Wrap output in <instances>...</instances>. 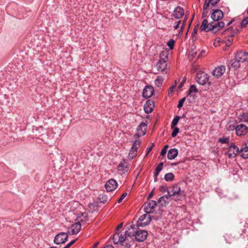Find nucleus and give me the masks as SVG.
<instances>
[{"label": "nucleus", "instance_id": "nucleus-1", "mask_svg": "<svg viewBox=\"0 0 248 248\" xmlns=\"http://www.w3.org/2000/svg\"><path fill=\"white\" fill-rule=\"evenodd\" d=\"M167 190V196H163L159 198L157 203L161 207H166L170 203V198L174 197L175 201L180 200L182 194L180 193V187H160L161 191Z\"/></svg>", "mask_w": 248, "mask_h": 248}, {"label": "nucleus", "instance_id": "nucleus-19", "mask_svg": "<svg viewBox=\"0 0 248 248\" xmlns=\"http://www.w3.org/2000/svg\"><path fill=\"white\" fill-rule=\"evenodd\" d=\"M185 11L183 8L180 6L176 7L173 12V16L176 19H180L184 15Z\"/></svg>", "mask_w": 248, "mask_h": 248}, {"label": "nucleus", "instance_id": "nucleus-55", "mask_svg": "<svg viewBox=\"0 0 248 248\" xmlns=\"http://www.w3.org/2000/svg\"><path fill=\"white\" fill-rule=\"evenodd\" d=\"M122 226H123V223H121L120 224H119V225L117 227L116 229H117V230H119V229H120L122 227Z\"/></svg>", "mask_w": 248, "mask_h": 248}, {"label": "nucleus", "instance_id": "nucleus-46", "mask_svg": "<svg viewBox=\"0 0 248 248\" xmlns=\"http://www.w3.org/2000/svg\"><path fill=\"white\" fill-rule=\"evenodd\" d=\"M187 19V16H186L185 17V19L183 21V24H182V25L181 26V31H183V30H184V29L185 28V23L186 22V21Z\"/></svg>", "mask_w": 248, "mask_h": 248}, {"label": "nucleus", "instance_id": "nucleus-8", "mask_svg": "<svg viewBox=\"0 0 248 248\" xmlns=\"http://www.w3.org/2000/svg\"><path fill=\"white\" fill-rule=\"evenodd\" d=\"M68 235L66 232H61L57 234L54 239V242L56 244L64 243L68 239Z\"/></svg>", "mask_w": 248, "mask_h": 248}, {"label": "nucleus", "instance_id": "nucleus-13", "mask_svg": "<svg viewBox=\"0 0 248 248\" xmlns=\"http://www.w3.org/2000/svg\"><path fill=\"white\" fill-rule=\"evenodd\" d=\"M211 17L214 21H218L223 17L224 14L223 12L219 9H213Z\"/></svg>", "mask_w": 248, "mask_h": 248}, {"label": "nucleus", "instance_id": "nucleus-58", "mask_svg": "<svg viewBox=\"0 0 248 248\" xmlns=\"http://www.w3.org/2000/svg\"><path fill=\"white\" fill-rule=\"evenodd\" d=\"M168 148H169V146L168 145H166L163 147V149H165L166 151H167Z\"/></svg>", "mask_w": 248, "mask_h": 248}, {"label": "nucleus", "instance_id": "nucleus-37", "mask_svg": "<svg viewBox=\"0 0 248 248\" xmlns=\"http://www.w3.org/2000/svg\"><path fill=\"white\" fill-rule=\"evenodd\" d=\"M140 144H141V142L140 140H136L134 142L132 147L133 148V149H138V148L140 146Z\"/></svg>", "mask_w": 248, "mask_h": 248}, {"label": "nucleus", "instance_id": "nucleus-5", "mask_svg": "<svg viewBox=\"0 0 248 248\" xmlns=\"http://www.w3.org/2000/svg\"><path fill=\"white\" fill-rule=\"evenodd\" d=\"M157 203L155 201L150 200L144 203V211L147 214L153 213L155 211Z\"/></svg>", "mask_w": 248, "mask_h": 248}, {"label": "nucleus", "instance_id": "nucleus-62", "mask_svg": "<svg viewBox=\"0 0 248 248\" xmlns=\"http://www.w3.org/2000/svg\"><path fill=\"white\" fill-rule=\"evenodd\" d=\"M183 83H181V84H180V85H179V87H182V86H183Z\"/></svg>", "mask_w": 248, "mask_h": 248}, {"label": "nucleus", "instance_id": "nucleus-17", "mask_svg": "<svg viewBox=\"0 0 248 248\" xmlns=\"http://www.w3.org/2000/svg\"><path fill=\"white\" fill-rule=\"evenodd\" d=\"M155 107L154 102L152 100H148L144 105V109L147 114L151 113Z\"/></svg>", "mask_w": 248, "mask_h": 248}, {"label": "nucleus", "instance_id": "nucleus-4", "mask_svg": "<svg viewBox=\"0 0 248 248\" xmlns=\"http://www.w3.org/2000/svg\"><path fill=\"white\" fill-rule=\"evenodd\" d=\"M209 78V75L203 71H199L196 74V81L200 85H204L207 82L209 85H210L211 82H208Z\"/></svg>", "mask_w": 248, "mask_h": 248}, {"label": "nucleus", "instance_id": "nucleus-24", "mask_svg": "<svg viewBox=\"0 0 248 248\" xmlns=\"http://www.w3.org/2000/svg\"><path fill=\"white\" fill-rule=\"evenodd\" d=\"M178 150L176 148L170 149L169 150L167 157L169 159H174L178 155Z\"/></svg>", "mask_w": 248, "mask_h": 248}, {"label": "nucleus", "instance_id": "nucleus-29", "mask_svg": "<svg viewBox=\"0 0 248 248\" xmlns=\"http://www.w3.org/2000/svg\"><path fill=\"white\" fill-rule=\"evenodd\" d=\"M104 186H118L116 181L114 179L108 180Z\"/></svg>", "mask_w": 248, "mask_h": 248}, {"label": "nucleus", "instance_id": "nucleus-7", "mask_svg": "<svg viewBox=\"0 0 248 248\" xmlns=\"http://www.w3.org/2000/svg\"><path fill=\"white\" fill-rule=\"evenodd\" d=\"M240 152V150L236 145L233 143H231L228 149L227 155L229 158H234Z\"/></svg>", "mask_w": 248, "mask_h": 248}, {"label": "nucleus", "instance_id": "nucleus-16", "mask_svg": "<svg viewBox=\"0 0 248 248\" xmlns=\"http://www.w3.org/2000/svg\"><path fill=\"white\" fill-rule=\"evenodd\" d=\"M156 67L159 72H163L167 68V62L165 59H160L156 64Z\"/></svg>", "mask_w": 248, "mask_h": 248}, {"label": "nucleus", "instance_id": "nucleus-44", "mask_svg": "<svg viewBox=\"0 0 248 248\" xmlns=\"http://www.w3.org/2000/svg\"><path fill=\"white\" fill-rule=\"evenodd\" d=\"M197 33V31L196 30V29H193L192 32V41H195L196 39V37L195 35Z\"/></svg>", "mask_w": 248, "mask_h": 248}, {"label": "nucleus", "instance_id": "nucleus-32", "mask_svg": "<svg viewBox=\"0 0 248 248\" xmlns=\"http://www.w3.org/2000/svg\"><path fill=\"white\" fill-rule=\"evenodd\" d=\"M98 200L100 202L106 203L108 202V198L104 194H100L98 197Z\"/></svg>", "mask_w": 248, "mask_h": 248}, {"label": "nucleus", "instance_id": "nucleus-2", "mask_svg": "<svg viewBox=\"0 0 248 248\" xmlns=\"http://www.w3.org/2000/svg\"><path fill=\"white\" fill-rule=\"evenodd\" d=\"M225 26V23L223 21H214L213 20L210 23H208L207 19L203 20L200 28V31L208 32L212 31L213 33H216Z\"/></svg>", "mask_w": 248, "mask_h": 248}, {"label": "nucleus", "instance_id": "nucleus-42", "mask_svg": "<svg viewBox=\"0 0 248 248\" xmlns=\"http://www.w3.org/2000/svg\"><path fill=\"white\" fill-rule=\"evenodd\" d=\"M127 195V192H124V193L122 196H121V197L118 199V203H121L122 201L124 200V199Z\"/></svg>", "mask_w": 248, "mask_h": 248}, {"label": "nucleus", "instance_id": "nucleus-57", "mask_svg": "<svg viewBox=\"0 0 248 248\" xmlns=\"http://www.w3.org/2000/svg\"><path fill=\"white\" fill-rule=\"evenodd\" d=\"M198 28H199V25H198V24H197V25L194 27V29H196V31H198Z\"/></svg>", "mask_w": 248, "mask_h": 248}, {"label": "nucleus", "instance_id": "nucleus-15", "mask_svg": "<svg viewBox=\"0 0 248 248\" xmlns=\"http://www.w3.org/2000/svg\"><path fill=\"white\" fill-rule=\"evenodd\" d=\"M154 92L155 90L153 86L147 85L143 89L142 96L146 99L149 98L153 95Z\"/></svg>", "mask_w": 248, "mask_h": 248}, {"label": "nucleus", "instance_id": "nucleus-30", "mask_svg": "<svg viewBox=\"0 0 248 248\" xmlns=\"http://www.w3.org/2000/svg\"><path fill=\"white\" fill-rule=\"evenodd\" d=\"M230 63L232 67H233L235 69H237L240 67L241 62H238L236 60H235V58H234L231 60Z\"/></svg>", "mask_w": 248, "mask_h": 248}, {"label": "nucleus", "instance_id": "nucleus-54", "mask_svg": "<svg viewBox=\"0 0 248 248\" xmlns=\"http://www.w3.org/2000/svg\"><path fill=\"white\" fill-rule=\"evenodd\" d=\"M240 119L241 120H243V118H242V116L240 115ZM244 121H248V116L247 117V118H244Z\"/></svg>", "mask_w": 248, "mask_h": 248}, {"label": "nucleus", "instance_id": "nucleus-26", "mask_svg": "<svg viewBox=\"0 0 248 248\" xmlns=\"http://www.w3.org/2000/svg\"><path fill=\"white\" fill-rule=\"evenodd\" d=\"M220 0H205L204 2V8L208 7L210 4L213 6H215L217 3H218Z\"/></svg>", "mask_w": 248, "mask_h": 248}, {"label": "nucleus", "instance_id": "nucleus-14", "mask_svg": "<svg viewBox=\"0 0 248 248\" xmlns=\"http://www.w3.org/2000/svg\"><path fill=\"white\" fill-rule=\"evenodd\" d=\"M81 227V224H80L78 221H76L68 228V232L71 235L77 234L80 231Z\"/></svg>", "mask_w": 248, "mask_h": 248}, {"label": "nucleus", "instance_id": "nucleus-64", "mask_svg": "<svg viewBox=\"0 0 248 248\" xmlns=\"http://www.w3.org/2000/svg\"><path fill=\"white\" fill-rule=\"evenodd\" d=\"M166 57V58H167V59L168 58V56H166V57Z\"/></svg>", "mask_w": 248, "mask_h": 248}, {"label": "nucleus", "instance_id": "nucleus-33", "mask_svg": "<svg viewBox=\"0 0 248 248\" xmlns=\"http://www.w3.org/2000/svg\"><path fill=\"white\" fill-rule=\"evenodd\" d=\"M163 162H160L158 165V166L156 168L155 172L154 173L155 176H157L158 175L159 172L162 170V169L163 168Z\"/></svg>", "mask_w": 248, "mask_h": 248}, {"label": "nucleus", "instance_id": "nucleus-41", "mask_svg": "<svg viewBox=\"0 0 248 248\" xmlns=\"http://www.w3.org/2000/svg\"><path fill=\"white\" fill-rule=\"evenodd\" d=\"M185 100H186L185 97H183L181 99H180L179 101V102H178V104L177 105V108H181L183 106V104H184V103Z\"/></svg>", "mask_w": 248, "mask_h": 248}, {"label": "nucleus", "instance_id": "nucleus-60", "mask_svg": "<svg viewBox=\"0 0 248 248\" xmlns=\"http://www.w3.org/2000/svg\"><path fill=\"white\" fill-rule=\"evenodd\" d=\"M233 127H234V126H232V127H231V126H229V129L230 130H232V129H234V128H233Z\"/></svg>", "mask_w": 248, "mask_h": 248}, {"label": "nucleus", "instance_id": "nucleus-6", "mask_svg": "<svg viewBox=\"0 0 248 248\" xmlns=\"http://www.w3.org/2000/svg\"><path fill=\"white\" fill-rule=\"evenodd\" d=\"M151 221V216L149 215L144 214L141 215L137 221V226L145 227Z\"/></svg>", "mask_w": 248, "mask_h": 248}, {"label": "nucleus", "instance_id": "nucleus-52", "mask_svg": "<svg viewBox=\"0 0 248 248\" xmlns=\"http://www.w3.org/2000/svg\"><path fill=\"white\" fill-rule=\"evenodd\" d=\"M175 88V85H173L170 89V93H172L173 92L174 89Z\"/></svg>", "mask_w": 248, "mask_h": 248}, {"label": "nucleus", "instance_id": "nucleus-56", "mask_svg": "<svg viewBox=\"0 0 248 248\" xmlns=\"http://www.w3.org/2000/svg\"><path fill=\"white\" fill-rule=\"evenodd\" d=\"M103 248H114L112 245H108L106 247H104Z\"/></svg>", "mask_w": 248, "mask_h": 248}, {"label": "nucleus", "instance_id": "nucleus-43", "mask_svg": "<svg viewBox=\"0 0 248 248\" xmlns=\"http://www.w3.org/2000/svg\"><path fill=\"white\" fill-rule=\"evenodd\" d=\"M204 8L205 7H204V4L203 7V13H202V17L203 18L207 16V13H208L207 8L208 7H206L205 9Z\"/></svg>", "mask_w": 248, "mask_h": 248}, {"label": "nucleus", "instance_id": "nucleus-18", "mask_svg": "<svg viewBox=\"0 0 248 248\" xmlns=\"http://www.w3.org/2000/svg\"><path fill=\"white\" fill-rule=\"evenodd\" d=\"M118 170L121 174H123L128 171V163L126 160L124 159L120 163L118 166Z\"/></svg>", "mask_w": 248, "mask_h": 248}, {"label": "nucleus", "instance_id": "nucleus-48", "mask_svg": "<svg viewBox=\"0 0 248 248\" xmlns=\"http://www.w3.org/2000/svg\"><path fill=\"white\" fill-rule=\"evenodd\" d=\"M76 240H72L70 242H69V243H68L65 246V247L66 248H70L76 241Z\"/></svg>", "mask_w": 248, "mask_h": 248}, {"label": "nucleus", "instance_id": "nucleus-45", "mask_svg": "<svg viewBox=\"0 0 248 248\" xmlns=\"http://www.w3.org/2000/svg\"><path fill=\"white\" fill-rule=\"evenodd\" d=\"M228 39L226 40V45L227 46H229L232 44V43L233 41V39L232 38V37H228Z\"/></svg>", "mask_w": 248, "mask_h": 248}, {"label": "nucleus", "instance_id": "nucleus-47", "mask_svg": "<svg viewBox=\"0 0 248 248\" xmlns=\"http://www.w3.org/2000/svg\"><path fill=\"white\" fill-rule=\"evenodd\" d=\"M181 23V21L180 20L177 21L174 26V29H177L179 28L180 24Z\"/></svg>", "mask_w": 248, "mask_h": 248}, {"label": "nucleus", "instance_id": "nucleus-39", "mask_svg": "<svg viewBox=\"0 0 248 248\" xmlns=\"http://www.w3.org/2000/svg\"><path fill=\"white\" fill-rule=\"evenodd\" d=\"M218 141L221 143H227L229 141V138L228 137L220 138H219Z\"/></svg>", "mask_w": 248, "mask_h": 248}, {"label": "nucleus", "instance_id": "nucleus-49", "mask_svg": "<svg viewBox=\"0 0 248 248\" xmlns=\"http://www.w3.org/2000/svg\"><path fill=\"white\" fill-rule=\"evenodd\" d=\"M153 147V144H152L150 147H149L147 148V149L146 150V154L145 155L146 156H147L148 154L151 151Z\"/></svg>", "mask_w": 248, "mask_h": 248}, {"label": "nucleus", "instance_id": "nucleus-23", "mask_svg": "<svg viewBox=\"0 0 248 248\" xmlns=\"http://www.w3.org/2000/svg\"><path fill=\"white\" fill-rule=\"evenodd\" d=\"M132 236H128L125 239L122 245L124 248H130L134 244V240L132 238Z\"/></svg>", "mask_w": 248, "mask_h": 248}, {"label": "nucleus", "instance_id": "nucleus-27", "mask_svg": "<svg viewBox=\"0 0 248 248\" xmlns=\"http://www.w3.org/2000/svg\"><path fill=\"white\" fill-rule=\"evenodd\" d=\"M137 150L138 149H133V148L131 147V149H130L128 154V158L132 159L135 157L137 154Z\"/></svg>", "mask_w": 248, "mask_h": 248}, {"label": "nucleus", "instance_id": "nucleus-51", "mask_svg": "<svg viewBox=\"0 0 248 248\" xmlns=\"http://www.w3.org/2000/svg\"><path fill=\"white\" fill-rule=\"evenodd\" d=\"M167 151H166L165 149H162L161 150V153H160V155H166V153H167Z\"/></svg>", "mask_w": 248, "mask_h": 248}, {"label": "nucleus", "instance_id": "nucleus-22", "mask_svg": "<svg viewBox=\"0 0 248 248\" xmlns=\"http://www.w3.org/2000/svg\"><path fill=\"white\" fill-rule=\"evenodd\" d=\"M247 52H243L242 51H237L235 55V60L238 62L243 63L247 61Z\"/></svg>", "mask_w": 248, "mask_h": 248}, {"label": "nucleus", "instance_id": "nucleus-36", "mask_svg": "<svg viewBox=\"0 0 248 248\" xmlns=\"http://www.w3.org/2000/svg\"><path fill=\"white\" fill-rule=\"evenodd\" d=\"M175 41L173 39H170L167 43L170 50H172L174 48Z\"/></svg>", "mask_w": 248, "mask_h": 248}, {"label": "nucleus", "instance_id": "nucleus-40", "mask_svg": "<svg viewBox=\"0 0 248 248\" xmlns=\"http://www.w3.org/2000/svg\"><path fill=\"white\" fill-rule=\"evenodd\" d=\"M248 24V17L245 18L242 21L241 23V26L240 27L241 29L242 28L246 27Z\"/></svg>", "mask_w": 248, "mask_h": 248}, {"label": "nucleus", "instance_id": "nucleus-21", "mask_svg": "<svg viewBox=\"0 0 248 248\" xmlns=\"http://www.w3.org/2000/svg\"><path fill=\"white\" fill-rule=\"evenodd\" d=\"M147 126V125L145 123L142 122L140 124L137 129L138 132L137 135L138 137L144 136L146 134V129Z\"/></svg>", "mask_w": 248, "mask_h": 248}, {"label": "nucleus", "instance_id": "nucleus-31", "mask_svg": "<svg viewBox=\"0 0 248 248\" xmlns=\"http://www.w3.org/2000/svg\"><path fill=\"white\" fill-rule=\"evenodd\" d=\"M163 81V78L162 76H158L155 80V85L159 87H160Z\"/></svg>", "mask_w": 248, "mask_h": 248}, {"label": "nucleus", "instance_id": "nucleus-12", "mask_svg": "<svg viewBox=\"0 0 248 248\" xmlns=\"http://www.w3.org/2000/svg\"><path fill=\"white\" fill-rule=\"evenodd\" d=\"M240 31V27H238V28H235L234 29L233 27H232L224 30L222 32V35H224L225 37H232L235 34L239 32Z\"/></svg>", "mask_w": 248, "mask_h": 248}, {"label": "nucleus", "instance_id": "nucleus-61", "mask_svg": "<svg viewBox=\"0 0 248 248\" xmlns=\"http://www.w3.org/2000/svg\"><path fill=\"white\" fill-rule=\"evenodd\" d=\"M98 245V243H96L94 246L93 247V248H95L97 247V245Z\"/></svg>", "mask_w": 248, "mask_h": 248}, {"label": "nucleus", "instance_id": "nucleus-25", "mask_svg": "<svg viewBox=\"0 0 248 248\" xmlns=\"http://www.w3.org/2000/svg\"><path fill=\"white\" fill-rule=\"evenodd\" d=\"M239 153L241 154V156L244 158H248V146H245L240 150Z\"/></svg>", "mask_w": 248, "mask_h": 248}, {"label": "nucleus", "instance_id": "nucleus-38", "mask_svg": "<svg viewBox=\"0 0 248 248\" xmlns=\"http://www.w3.org/2000/svg\"><path fill=\"white\" fill-rule=\"evenodd\" d=\"M173 129V131L171 133V137L173 138H174L176 136L177 134L178 133L179 131V129L178 127H174L173 128H172Z\"/></svg>", "mask_w": 248, "mask_h": 248}, {"label": "nucleus", "instance_id": "nucleus-50", "mask_svg": "<svg viewBox=\"0 0 248 248\" xmlns=\"http://www.w3.org/2000/svg\"><path fill=\"white\" fill-rule=\"evenodd\" d=\"M113 188H112V187H108V186H107V187H105L106 188V190L108 192V191H113L114 190H115L116 189V187H112Z\"/></svg>", "mask_w": 248, "mask_h": 248}, {"label": "nucleus", "instance_id": "nucleus-3", "mask_svg": "<svg viewBox=\"0 0 248 248\" xmlns=\"http://www.w3.org/2000/svg\"><path fill=\"white\" fill-rule=\"evenodd\" d=\"M137 225H131L130 228L126 231L128 236H134L137 241L143 242L147 238L148 232L146 231L139 230Z\"/></svg>", "mask_w": 248, "mask_h": 248}, {"label": "nucleus", "instance_id": "nucleus-11", "mask_svg": "<svg viewBox=\"0 0 248 248\" xmlns=\"http://www.w3.org/2000/svg\"><path fill=\"white\" fill-rule=\"evenodd\" d=\"M233 128H235L236 134L238 136L245 135L248 132V127L243 124H240L236 126H234Z\"/></svg>", "mask_w": 248, "mask_h": 248}, {"label": "nucleus", "instance_id": "nucleus-63", "mask_svg": "<svg viewBox=\"0 0 248 248\" xmlns=\"http://www.w3.org/2000/svg\"><path fill=\"white\" fill-rule=\"evenodd\" d=\"M246 56H247V59H248V52H247Z\"/></svg>", "mask_w": 248, "mask_h": 248}, {"label": "nucleus", "instance_id": "nucleus-20", "mask_svg": "<svg viewBox=\"0 0 248 248\" xmlns=\"http://www.w3.org/2000/svg\"><path fill=\"white\" fill-rule=\"evenodd\" d=\"M88 215L86 212L83 213L80 216L77 217L75 220L76 221H78L80 224H81V225L88 224Z\"/></svg>", "mask_w": 248, "mask_h": 248}, {"label": "nucleus", "instance_id": "nucleus-53", "mask_svg": "<svg viewBox=\"0 0 248 248\" xmlns=\"http://www.w3.org/2000/svg\"><path fill=\"white\" fill-rule=\"evenodd\" d=\"M153 191H154V189L152 190V191L148 195V199H151L152 197V196L153 195Z\"/></svg>", "mask_w": 248, "mask_h": 248}, {"label": "nucleus", "instance_id": "nucleus-59", "mask_svg": "<svg viewBox=\"0 0 248 248\" xmlns=\"http://www.w3.org/2000/svg\"><path fill=\"white\" fill-rule=\"evenodd\" d=\"M234 21L233 19H232L227 24V26H229L230 25H231L232 22L233 21Z\"/></svg>", "mask_w": 248, "mask_h": 248}, {"label": "nucleus", "instance_id": "nucleus-34", "mask_svg": "<svg viewBox=\"0 0 248 248\" xmlns=\"http://www.w3.org/2000/svg\"><path fill=\"white\" fill-rule=\"evenodd\" d=\"M174 177V175L171 172H170V173H168L166 174L164 176V178H165V180L167 181H172V180H173Z\"/></svg>", "mask_w": 248, "mask_h": 248}, {"label": "nucleus", "instance_id": "nucleus-10", "mask_svg": "<svg viewBox=\"0 0 248 248\" xmlns=\"http://www.w3.org/2000/svg\"><path fill=\"white\" fill-rule=\"evenodd\" d=\"M226 71V67L224 65L218 66L212 71V74L216 78H220Z\"/></svg>", "mask_w": 248, "mask_h": 248}, {"label": "nucleus", "instance_id": "nucleus-28", "mask_svg": "<svg viewBox=\"0 0 248 248\" xmlns=\"http://www.w3.org/2000/svg\"><path fill=\"white\" fill-rule=\"evenodd\" d=\"M197 92H198V90H197L196 86L195 85H192L190 86V87L189 88L188 94L189 95L193 96L194 95L192 94V93H196Z\"/></svg>", "mask_w": 248, "mask_h": 248}, {"label": "nucleus", "instance_id": "nucleus-9", "mask_svg": "<svg viewBox=\"0 0 248 248\" xmlns=\"http://www.w3.org/2000/svg\"><path fill=\"white\" fill-rule=\"evenodd\" d=\"M126 236H127V234H126V232L124 234H120L119 232L115 233L112 238L113 242L115 244H120L122 245L123 243H124L127 237Z\"/></svg>", "mask_w": 248, "mask_h": 248}, {"label": "nucleus", "instance_id": "nucleus-35", "mask_svg": "<svg viewBox=\"0 0 248 248\" xmlns=\"http://www.w3.org/2000/svg\"><path fill=\"white\" fill-rule=\"evenodd\" d=\"M180 120V117L178 116H176L175 117L171 124V128H173L178 124L179 121Z\"/></svg>", "mask_w": 248, "mask_h": 248}]
</instances>
